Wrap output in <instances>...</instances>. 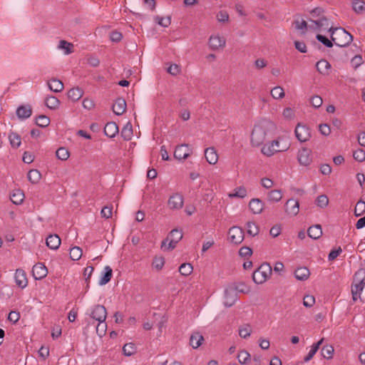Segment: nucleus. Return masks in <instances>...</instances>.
I'll return each mask as SVG.
<instances>
[{"mask_svg":"<svg viewBox=\"0 0 365 365\" xmlns=\"http://www.w3.org/2000/svg\"><path fill=\"white\" fill-rule=\"evenodd\" d=\"M83 94V91L78 87H75L70 89L68 92V97L73 101L79 100Z\"/></svg>","mask_w":365,"mask_h":365,"instance_id":"obj_31","label":"nucleus"},{"mask_svg":"<svg viewBox=\"0 0 365 365\" xmlns=\"http://www.w3.org/2000/svg\"><path fill=\"white\" fill-rule=\"evenodd\" d=\"M267 123H262L255 125L251 133V143L253 146H259L265 140L267 131Z\"/></svg>","mask_w":365,"mask_h":365,"instance_id":"obj_3","label":"nucleus"},{"mask_svg":"<svg viewBox=\"0 0 365 365\" xmlns=\"http://www.w3.org/2000/svg\"><path fill=\"white\" fill-rule=\"evenodd\" d=\"M217 19L219 22L226 23L229 21V14L225 11H220L217 14Z\"/></svg>","mask_w":365,"mask_h":365,"instance_id":"obj_58","label":"nucleus"},{"mask_svg":"<svg viewBox=\"0 0 365 365\" xmlns=\"http://www.w3.org/2000/svg\"><path fill=\"white\" fill-rule=\"evenodd\" d=\"M329 199L326 195H321L317 197L316 200V204L319 207L324 208L328 205Z\"/></svg>","mask_w":365,"mask_h":365,"instance_id":"obj_53","label":"nucleus"},{"mask_svg":"<svg viewBox=\"0 0 365 365\" xmlns=\"http://www.w3.org/2000/svg\"><path fill=\"white\" fill-rule=\"evenodd\" d=\"M49 89L55 93L61 92L63 89V83L60 80L53 78L48 82Z\"/></svg>","mask_w":365,"mask_h":365,"instance_id":"obj_29","label":"nucleus"},{"mask_svg":"<svg viewBox=\"0 0 365 365\" xmlns=\"http://www.w3.org/2000/svg\"><path fill=\"white\" fill-rule=\"evenodd\" d=\"M190 155V149L187 144L178 145L174 152L175 158L182 160L188 158Z\"/></svg>","mask_w":365,"mask_h":365,"instance_id":"obj_10","label":"nucleus"},{"mask_svg":"<svg viewBox=\"0 0 365 365\" xmlns=\"http://www.w3.org/2000/svg\"><path fill=\"white\" fill-rule=\"evenodd\" d=\"M123 351L125 356H130L136 352V347L133 343H127L123 346Z\"/></svg>","mask_w":365,"mask_h":365,"instance_id":"obj_46","label":"nucleus"},{"mask_svg":"<svg viewBox=\"0 0 365 365\" xmlns=\"http://www.w3.org/2000/svg\"><path fill=\"white\" fill-rule=\"evenodd\" d=\"M205 157L208 163L215 165L218 160V155L213 147L207 148L205 150Z\"/></svg>","mask_w":365,"mask_h":365,"instance_id":"obj_21","label":"nucleus"},{"mask_svg":"<svg viewBox=\"0 0 365 365\" xmlns=\"http://www.w3.org/2000/svg\"><path fill=\"white\" fill-rule=\"evenodd\" d=\"M247 195V190L245 187L240 186L235 188L232 193L230 194V197L243 198Z\"/></svg>","mask_w":365,"mask_h":365,"instance_id":"obj_44","label":"nucleus"},{"mask_svg":"<svg viewBox=\"0 0 365 365\" xmlns=\"http://www.w3.org/2000/svg\"><path fill=\"white\" fill-rule=\"evenodd\" d=\"M365 212V202L360 200L357 202L355 208L354 214L356 217L362 215Z\"/></svg>","mask_w":365,"mask_h":365,"instance_id":"obj_48","label":"nucleus"},{"mask_svg":"<svg viewBox=\"0 0 365 365\" xmlns=\"http://www.w3.org/2000/svg\"><path fill=\"white\" fill-rule=\"evenodd\" d=\"M15 281L16 284L21 288H24L27 286L28 280L24 270L20 269H16L15 273Z\"/></svg>","mask_w":365,"mask_h":365,"instance_id":"obj_20","label":"nucleus"},{"mask_svg":"<svg viewBox=\"0 0 365 365\" xmlns=\"http://www.w3.org/2000/svg\"><path fill=\"white\" fill-rule=\"evenodd\" d=\"M192 266L190 263H183L179 267V272L182 275L188 276L192 272Z\"/></svg>","mask_w":365,"mask_h":365,"instance_id":"obj_49","label":"nucleus"},{"mask_svg":"<svg viewBox=\"0 0 365 365\" xmlns=\"http://www.w3.org/2000/svg\"><path fill=\"white\" fill-rule=\"evenodd\" d=\"M113 111L117 115H123L126 110V102L123 98H118L113 105Z\"/></svg>","mask_w":365,"mask_h":365,"instance_id":"obj_15","label":"nucleus"},{"mask_svg":"<svg viewBox=\"0 0 365 365\" xmlns=\"http://www.w3.org/2000/svg\"><path fill=\"white\" fill-rule=\"evenodd\" d=\"M32 273L36 279H41L47 275L48 271L43 264L38 263L34 265L32 268Z\"/></svg>","mask_w":365,"mask_h":365,"instance_id":"obj_14","label":"nucleus"},{"mask_svg":"<svg viewBox=\"0 0 365 365\" xmlns=\"http://www.w3.org/2000/svg\"><path fill=\"white\" fill-rule=\"evenodd\" d=\"M61 245V239L60 237L54 234L50 235L46 238V245L51 250H57Z\"/></svg>","mask_w":365,"mask_h":365,"instance_id":"obj_25","label":"nucleus"},{"mask_svg":"<svg viewBox=\"0 0 365 365\" xmlns=\"http://www.w3.org/2000/svg\"><path fill=\"white\" fill-rule=\"evenodd\" d=\"M311 104L314 108H319L323 103L322 98L319 96H314L310 99Z\"/></svg>","mask_w":365,"mask_h":365,"instance_id":"obj_62","label":"nucleus"},{"mask_svg":"<svg viewBox=\"0 0 365 365\" xmlns=\"http://www.w3.org/2000/svg\"><path fill=\"white\" fill-rule=\"evenodd\" d=\"M317 39L323 43L327 48H331L333 46V41L328 39L326 36L317 34L316 36Z\"/></svg>","mask_w":365,"mask_h":365,"instance_id":"obj_56","label":"nucleus"},{"mask_svg":"<svg viewBox=\"0 0 365 365\" xmlns=\"http://www.w3.org/2000/svg\"><path fill=\"white\" fill-rule=\"evenodd\" d=\"M272 271L269 263H263L253 272L252 279L256 284H262L270 277Z\"/></svg>","mask_w":365,"mask_h":365,"instance_id":"obj_4","label":"nucleus"},{"mask_svg":"<svg viewBox=\"0 0 365 365\" xmlns=\"http://www.w3.org/2000/svg\"><path fill=\"white\" fill-rule=\"evenodd\" d=\"M204 341V337L199 332H194L190 336V344L193 349L198 348Z\"/></svg>","mask_w":365,"mask_h":365,"instance_id":"obj_27","label":"nucleus"},{"mask_svg":"<svg viewBox=\"0 0 365 365\" xmlns=\"http://www.w3.org/2000/svg\"><path fill=\"white\" fill-rule=\"evenodd\" d=\"M27 177L31 183L36 184L40 180L41 174L38 170L33 169L28 173Z\"/></svg>","mask_w":365,"mask_h":365,"instance_id":"obj_35","label":"nucleus"},{"mask_svg":"<svg viewBox=\"0 0 365 365\" xmlns=\"http://www.w3.org/2000/svg\"><path fill=\"white\" fill-rule=\"evenodd\" d=\"M70 257L72 260H78L83 255V251L79 247H73L70 250Z\"/></svg>","mask_w":365,"mask_h":365,"instance_id":"obj_43","label":"nucleus"},{"mask_svg":"<svg viewBox=\"0 0 365 365\" xmlns=\"http://www.w3.org/2000/svg\"><path fill=\"white\" fill-rule=\"evenodd\" d=\"M294 24L296 29L302 31L303 34H304L306 30L307 29V24L304 20H295Z\"/></svg>","mask_w":365,"mask_h":365,"instance_id":"obj_59","label":"nucleus"},{"mask_svg":"<svg viewBox=\"0 0 365 365\" xmlns=\"http://www.w3.org/2000/svg\"><path fill=\"white\" fill-rule=\"evenodd\" d=\"M307 235L310 238L314 240L319 239L322 235V230L321 225H315L309 227Z\"/></svg>","mask_w":365,"mask_h":365,"instance_id":"obj_26","label":"nucleus"},{"mask_svg":"<svg viewBox=\"0 0 365 365\" xmlns=\"http://www.w3.org/2000/svg\"><path fill=\"white\" fill-rule=\"evenodd\" d=\"M93 272V267L92 266H88L84 269L83 275L86 282V289L89 287L90 279Z\"/></svg>","mask_w":365,"mask_h":365,"instance_id":"obj_55","label":"nucleus"},{"mask_svg":"<svg viewBox=\"0 0 365 365\" xmlns=\"http://www.w3.org/2000/svg\"><path fill=\"white\" fill-rule=\"evenodd\" d=\"M11 202L15 205H20L24 199V194L20 190H15L10 196Z\"/></svg>","mask_w":365,"mask_h":365,"instance_id":"obj_32","label":"nucleus"},{"mask_svg":"<svg viewBox=\"0 0 365 365\" xmlns=\"http://www.w3.org/2000/svg\"><path fill=\"white\" fill-rule=\"evenodd\" d=\"M316 68L320 74L327 76L329 73L331 66L327 60L321 59L317 62Z\"/></svg>","mask_w":365,"mask_h":365,"instance_id":"obj_18","label":"nucleus"},{"mask_svg":"<svg viewBox=\"0 0 365 365\" xmlns=\"http://www.w3.org/2000/svg\"><path fill=\"white\" fill-rule=\"evenodd\" d=\"M353 10L358 14L365 12V1L362 0H352Z\"/></svg>","mask_w":365,"mask_h":365,"instance_id":"obj_34","label":"nucleus"},{"mask_svg":"<svg viewBox=\"0 0 365 365\" xmlns=\"http://www.w3.org/2000/svg\"><path fill=\"white\" fill-rule=\"evenodd\" d=\"M106 309L104 306L100 304L96 305L91 313V317L98 322L106 321Z\"/></svg>","mask_w":365,"mask_h":365,"instance_id":"obj_9","label":"nucleus"},{"mask_svg":"<svg viewBox=\"0 0 365 365\" xmlns=\"http://www.w3.org/2000/svg\"><path fill=\"white\" fill-rule=\"evenodd\" d=\"M120 135L125 140H130L133 136V127L128 123L122 129Z\"/></svg>","mask_w":365,"mask_h":365,"instance_id":"obj_33","label":"nucleus"},{"mask_svg":"<svg viewBox=\"0 0 365 365\" xmlns=\"http://www.w3.org/2000/svg\"><path fill=\"white\" fill-rule=\"evenodd\" d=\"M315 302V298L312 295H306L303 299V304L306 307H312Z\"/></svg>","mask_w":365,"mask_h":365,"instance_id":"obj_60","label":"nucleus"},{"mask_svg":"<svg viewBox=\"0 0 365 365\" xmlns=\"http://www.w3.org/2000/svg\"><path fill=\"white\" fill-rule=\"evenodd\" d=\"M154 19L158 24L163 27H168L171 24V17L170 16L167 17L156 16Z\"/></svg>","mask_w":365,"mask_h":365,"instance_id":"obj_45","label":"nucleus"},{"mask_svg":"<svg viewBox=\"0 0 365 365\" xmlns=\"http://www.w3.org/2000/svg\"><path fill=\"white\" fill-rule=\"evenodd\" d=\"M107 329V324L106 322H98V325L96 326V333L100 336L102 337L106 334Z\"/></svg>","mask_w":365,"mask_h":365,"instance_id":"obj_57","label":"nucleus"},{"mask_svg":"<svg viewBox=\"0 0 365 365\" xmlns=\"http://www.w3.org/2000/svg\"><path fill=\"white\" fill-rule=\"evenodd\" d=\"M351 294L354 302L359 299L362 302H365V282L361 280L359 284L352 285Z\"/></svg>","mask_w":365,"mask_h":365,"instance_id":"obj_6","label":"nucleus"},{"mask_svg":"<svg viewBox=\"0 0 365 365\" xmlns=\"http://www.w3.org/2000/svg\"><path fill=\"white\" fill-rule=\"evenodd\" d=\"M295 136L301 143L307 142L311 138L309 128L301 123H298L294 130Z\"/></svg>","mask_w":365,"mask_h":365,"instance_id":"obj_7","label":"nucleus"},{"mask_svg":"<svg viewBox=\"0 0 365 365\" xmlns=\"http://www.w3.org/2000/svg\"><path fill=\"white\" fill-rule=\"evenodd\" d=\"M268 200L272 202H279L282 198L281 190H271L267 195Z\"/></svg>","mask_w":365,"mask_h":365,"instance_id":"obj_39","label":"nucleus"},{"mask_svg":"<svg viewBox=\"0 0 365 365\" xmlns=\"http://www.w3.org/2000/svg\"><path fill=\"white\" fill-rule=\"evenodd\" d=\"M247 234L255 237L259 234V227L255 222H247Z\"/></svg>","mask_w":365,"mask_h":365,"instance_id":"obj_41","label":"nucleus"},{"mask_svg":"<svg viewBox=\"0 0 365 365\" xmlns=\"http://www.w3.org/2000/svg\"><path fill=\"white\" fill-rule=\"evenodd\" d=\"M182 238V232L181 230L178 229H173L170 231L168 236L162 241L161 248H164L166 246L169 239L174 240L175 241L180 242Z\"/></svg>","mask_w":365,"mask_h":365,"instance_id":"obj_22","label":"nucleus"},{"mask_svg":"<svg viewBox=\"0 0 365 365\" xmlns=\"http://www.w3.org/2000/svg\"><path fill=\"white\" fill-rule=\"evenodd\" d=\"M183 202L182 195L179 193H175L170 197L168 204L172 210H180L182 207Z\"/></svg>","mask_w":365,"mask_h":365,"instance_id":"obj_11","label":"nucleus"},{"mask_svg":"<svg viewBox=\"0 0 365 365\" xmlns=\"http://www.w3.org/2000/svg\"><path fill=\"white\" fill-rule=\"evenodd\" d=\"M299 211V203L297 200L291 198L285 203V212L292 216H295Z\"/></svg>","mask_w":365,"mask_h":365,"instance_id":"obj_13","label":"nucleus"},{"mask_svg":"<svg viewBox=\"0 0 365 365\" xmlns=\"http://www.w3.org/2000/svg\"><path fill=\"white\" fill-rule=\"evenodd\" d=\"M252 328L249 324H245L239 329V335L243 339H246L250 336Z\"/></svg>","mask_w":365,"mask_h":365,"instance_id":"obj_40","label":"nucleus"},{"mask_svg":"<svg viewBox=\"0 0 365 365\" xmlns=\"http://www.w3.org/2000/svg\"><path fill=\"white\" fill-rule=\"evenodd\" d=\"M252 254V250L249 247H242L240 249L239 255L241 257H250Z\"/></svg>","mask_w":365,"mask_h":365,"instance_id":"obj_64","label":"nucleus"},{"mask_svg":"<svg viewBox=\"0 0 365 365\" xmlns=\"http://www.w3.org/2000/svg\"><path fill=\"white\" fill-rule=\"evenodd\" d=\"M208 44L212 50H217L225 46V40L224 38L218 36H211L209 38Z\"/></svg>","mask_w":365,"mask_h":365,"instance_id":"obj_17","label":"nucleus"},{"mask_svg":"<svg viewBox=\"0 0 365 365\" xmlns=\"http://www.w3.org/2000/svg\"><path fill=\"white\" fill-rule=\"evenodd\" d=\"M50 122V118L45 115H40L36 118V124L41 128L47 127Z\"/></svg>","mask_w":365,"mask_h":365,"instance_id":"obj_42","label":"nucleus"},{"mask_svg":"<svg viewBox=\"0 0 365 365\" xmlns=\"http://www.w3.org/2000/svg\"><path fill=\"white\" fill-rule=\"evenodd\" d=\"M20 319V314L18 312L11 311L8 316V320L14 324L16 323Z\"/></svg>","mask_w":365,"mask_h":365,"instance_id":"obj_63","label":"nucleus"},{"mask_svg":"<svg viewBox=\"0 0 365 365\" xmlns=\"http://www.w3.org/2000/svg\"><path fill=\"white\" fill-rule=\"evenodd\" d=\"M334 351V349L331 345L326 344L322 347L321 354L324 358L331 359L333 358Z\"/></svg>","mask_w":365,"mask_h":365,"instance_id":"obj_36","label":"nucleus"},{"mask_svg":"<svg viewBox=\"0 0 365 365\" xmlns=\"http://www.w3.org/2000/svg\"><path fill=\"white\" fill-rule=\"evenodd\" d=\"M311 21L314 23L317 28L328 26V19L325 16H322L319 20H311Z\"/></svg>","mask_w":365,"mask_h":365,"instance_id":"obj_61","label":"nucleus"},{"mask_svg":"<svg viewBox=\"0 0 365 365\" xmlns=\"http://www.w3.org/2000/svg\"><path fill=\"white\" fill-rule=\"evenodd\" d=\"M45 105L51 110H56L59 107L60 101L55 96H48L45 99Z\"/></svg>","mask_w":365,"mask_h":365,"instance_id":"obj_30","label":"nucleus"},{"mask_svg":"<svg viewBox=\"0 0 365 365\" xmlns=\"http://www.w3.org/2000/svg\"><path fill=\"white\" fill-rule=\"evenodd\" d=\"M353 157L358 162H364L365 160V151L363 149L359 148L354 151Z\"/></svg>","mask_w":365,"mask_h":365,"instance_id":"obj_54","label":"nucleus"},{"mask_svg":"<svg viewBox=\"0 0 365 365\" xmlns=\"http://www.w3.org/2000/svg\"><path fill=\"white\" fill-rule=\"evenodd\" d=\"M237 291L244 292L243 289H240L236 285H230L225 289L224 305L226 307H230L235 304L237 299Z\"/></svg>","mask_w":365,"mask_h":365,"instance_id":"obj_5","label":"nucleus"},{"mask_svg":"<svg viewBox=\"0 0 365 365\" xmlns=\"http://www.w3.org/2000/svg\"><path fill=\"white\" fill-rule=\"evenodd\" d=\"M290 147V143L288 139L284 138H278L270 143H265L261 152L263 155L271 157L277 153L287 151Z\"/></svg>","mask_w":365,"mask_h":365,"instance_id":"obj_1","label":"nucleus"},{"mask_svg":"<svg viewBox=\"0 0 365 365\" xmlns=\"http://www.w3.org/2000/svg\"><path fill=\"white\" fill-rule=\"evenodd\" d=\"M228 236L231 242L238 245L244 240V231L240 227L234 226L229 230Z\"/></svg>","mask_w":365,"mask_h":365,"instance_id":"obj_8","label":"nucleus"},{"mask_svg":"<svg viewBox=\"0 0 365 365\" xmlns=\"http://www.w3.org/2000/svg\"><path fill=\"white\" fill-rule=\"evenodd\" d=\"M329 31L331 33V41L337 46H347L353 41V36L341 27H331Z\"/></svg>","mask_w":365,"mask_h":365,"instance_id":"obj_2","label":"nucleus"},{"mask_svg":"<svg viewBox=\"0 0 365 365\" xmlns=\"http://www.w3.org/2000/svg\"><path fill=\"white\" fill-rule=\"evenodd\" d=\"M271 95L274 99L282 98L284 96V89L281 86H276L272 89Z\"/></svg>","mask_w":365,"mask_h":365,"instance_id":"obj_50","label":"nucleus"},{"mask_svg":"<svg viewBox=\"0 0 365 365\" xmlns=\"http://www.w3.org/2000/svg\"><path fill=\"white\" fill-rule=\"evenodd\" d=\"M237 359L240 364H245L250 361V354L247 351L242 350L238 354Z\"/></svg>","mask_w":365,"mask_h":365,"instance_id":"obj_52","label":"nucleus"},{"mask_svg":"<svg viewBox=\"0 0 365 365\" xmlns=\"http://www.w3.org/2000/svg\"><path fill=\"white\" fill-rule=\"evenodd\" d=\"M310 275V272L308 268L305 267H299L294 272L295 277L300 281H304L308 279Z\"/></svg>","mask_w":365,"mask_h":365,"instance_id":"obj_28","label":"nucleus"},{"mask_svg":"<svg viewBox=\"0 0 365 365\" xmlns=\"http://www.w3.org/2000/svg\"><path fill=\"white\" fill-rule=\"evenodd\" d=\"M118 131V127L115 122H108L104 127L105 135L110 138H114Z\"/></svg>","mask_w":365,"mask_h":365,"instance_id":"obj_23","label":"nucleus"},{"mask_svg":"<svg viewBox=\"0 0 365 365\" xmlns=\"http://www.w3.org/2000/svg\"><path fill=\"white\" fill-rule=\"evenodd\" d=\"M9 139L10 141V144L13 148H17L21 145V137L17 133H16L14 132H11L9 135Z\"/></svg>","mask_w":365,"mask_h":365,"instance_id":"obj_37","label":"nucleus"},{"mask_svg":"<svg viewBox=\"0 0 365 365\" xmlns=\"http://www.w3.org/2000/svg\"><path fill=\"white\" fill-rule=\"evenodd\" d=\"M249 207L253 214H260L264 209V203L259 198H253L250 201Z\"/></svg>","mask_w":365,"mask_h":365,"instance_id":"obj_19","label":"nucleus"},{"mask_svg":"<svg viewBox=\"0 0 365 365\" xmlns=\"http://www.w3.org/2000/svg\"><path fill=\"white\" fill-rule=\"evenodd\" d=\"M56 155L61 160H66L69 158L70 153L66 148L61 147L56 150Z\"/></svg>","mask_w":365,"mask_h":365,"instance_id":"obj_47","label":"nucleus"},{"mask_svg":"<svg viewBox=\"0 0 365 365\" xmlns=\"http://www.w3.org/2000/svg\"><path fill=\"white\" fill-rule=\"evenodd\" d=\"M165 264V258L162 256L155 257L153 261V266L158 271L161 270Z\"/></svg>","mask_w":365,"mask_h":365,"instance_id":"obj_51","label":"nucleus"},{"mask_svg":"<svg viewBox=\"0 0 365 365\" xmlns=\"http://www.w3.org/2000/svg\"><path fill=\"white\" fill-rule=\"evenodd\" d=\"M297 159L300 165H309L312 161L311 150L306 148H302L298 153Z\"/></svg>","mask_w":365,"mask_h":365,"instance_id":"obj_12","label":"nucleus"},{"mask_svg":"<svg viewBox=\"0 0 365 365\" xmlns=\"http://www.w3.org/2000/svg\"><path fill=\"white\" fill-rule=\"evenodd\" d=\"M16 113L19 119L29 118L32 114L31 106L30 105H21L17 108Z\"/></svg>","mask_w":365,"mask_h":365,"instance_id":"obj_16","label":"nucleus"},{"mask_svg":"<svg viewBox=\"0 0 365 365\" xmlns=\"http://www.w3.org/2000/svg\"><path fill=\"white\" fill-rule=\"evenodd\" d=\"M58 48L64 50L65 54L68 55L73 53V45L65 40H61Z\"/></svg>","mask_w":365,"mask_h":365,"instance_id":"obj_38","label":"nucleus"},{"mask_svg":"<svg viewBox=\"0 0 365 365\" xmlns=\"http://www.w3.org/2000/svg\"><path fill=\"white\" fill-rule=\"evenodd\" d=\"M113 274V270L109 266H106L104 267V269L101 274V277L99 280V285L103 286L106 284L110 281V279L112 277Z\"/></svg>","mask_w":365,"mask_h":365,"instance_id":"obj_24","label":"nucleus"}]
</instances>
